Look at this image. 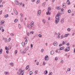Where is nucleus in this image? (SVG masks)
I'll use <instances>...</instances> for the list:
<instances>
[{
    "mask_svg": "<svg viewBox=\"0 0 75 75\" xmlns=\"http://www.w3.org/2000/svg\"><path fill=\"white\" fill-rule=\"evenodd\" d=\"M60 16V14L59 13L57 14V16H56V19L55 20V24H58L59 21V18Z\"/></svg>",
    "mask_w": 75,
    "mask_h": 75,
    "instance_id": "f257e3e1",
    "label": "nucleus"
},
{
    "mask_svg": "<svg viewBox=\"0 0 75 75\" xmlns=\"http://www.w3.org/2000/svg\"><path fill=\"white\" fill-rule=\"evenodd\" d=\"M24 70H22L21 69H19L18 71L17 72V74H19V75H24Z\"/></svg>",
    "mask_w": 75,
    "mask_h": 75,
    "instance_id": "f03ea898",
    "label": "nucleus"
},
{
    "mask_svg": "<svg viewBox=\"0 0 75 75\" xmlns=\"http://www.w3.org/2000/svg\"><path fill=\"white\" fill-rule=\"evenodd\" d=\"M27 41H28V40H27V39H26L25 41V43L24 42H22V45H23V47H24L25 44H27Z\"/></svg>",
    "mask_w": 75,
    "mask_h": 75,
    "instance_id": "7ed1b4c3",
    "label": "nucleus"
},
{
    "mask_svg": "<svg viewBox=\"0 0 75 75\" xmlns=\"http://www.w3.org/2000/svg\"><path fill=\"white\" fill-rule=\"evenodd\" d=\"M69 50H70V47L69 46L66 47V49L64 50V51H65L66 52H67L69 51Z\"/></svg>",
    "mask_w": 75,
    "mask_h": 75,
    "instance_id": "20e7f679",
    "label": "nucleus"
},
{
    "mask_svg": "<svg viewBox=\"0 0 75 75\" xmlns=\"http://www.w3.org/2000/svg\"><path fill=\"white\" fill-rule=\"evenodd\" d=\"M14 13L16 14V15H17L18 14V12H17V10H16V9L14 8L13 9Z\"/></svg>",
    "mask_w": 75,
    "mask_h": 75,
    "instance_id": "39448f33",
    "label": "nucleus"
},
{
    "mask_svg": "<svg viewBox=\"0 0 75 75\" xmlns=\"http://www.w3.org/2000/svg\"><path fill=\"white\" fill-rule=\"evenodd\" d=\"M34 24V22L33 21H32L30 24V26H31V27H33Z\"/></svg>",
    "mask_w": 75,
    "mask_h": 75,
    "instance_id": "423d86ee",
    "label": "nucleus"
},
{
    "mask_svg": "<svg viewBox=\"0 0 75 75\" xmlns=\"http://www.w3.org/2000/svg\"><path fill=\"white\" fill-rule=\"evenodd\" d=\"M45 61H48V56L47 55L45 57Z\"/></svg>",
    "mask_w": 75,
    "mask_h": 75,
    "instance_id": "0eeeda50",
    "label": "nucleus"
},
{
    "mask_svg": "<svg viewBox=\"0 0 75 75\" xmlns=\"http://www.w3.org/2000/svg\"><path fill=\"white\" fill-rule=\"evenodd\" d=\"M50 54L51 55H53L54 54V50H51V52H50Z\"/></svg>",
    "mask_w": 75,
    "mask_h": 75,
    "instance_id": "6e6552de",
    "label": "nucleus"
},
{
    "mask_svg": "<svg viewBox=\"0 0 75 75\" xmlns=\"http://www.w3.org/2000/svg\"><path fill=\"white\" fill-rule=\"evenodd\" d=\"M15 3L16 4V5H18V4H19V2L17 1V0H15Z\"/></svg>",
    "mask_w": 75,
    "mask_h": 75,
    "instance_id": "1a4fd4ad",
    "label": "nucleus"
},
{
    "mask_svg": "<svg viewBox=\"0 0 75 75\" xmlns=\"http://www.w3.org/2000/svg\"><path fill=\"white\" fill-rule=\"evenodd\" d=\"M41 10H39L38 12V15L39 16H40V14H41Z\"/></svg>",
    "mask_w": 75,
    "mask_h": 75,
    "instance_id": "9d476101",
    "label": "nucleus"
},
{
    "mask_svg": "<svg viewBox=\"0 0 75 75\" xmlns=\"http://www.w3.org/2000/svg\"><path fill=\"white\" fill-rule=\"evenodd\" d=\"M62 5L63 8H65V7H66V4L65 3H63Z\"/></svg>",
    "mask_w": 75,
    "mask_h": 75,
    "instance_id": "9b49d317",
    "label": "nucleus"
},
{
    "mask_svg": "<svg viewBox=\"0 0 75 75\" xmlns=\"http://www.w3.org/2000/svg\"><path fill=\"white\" fill-rule=\"evenodd\" d=\"M53 44L54 46H57L58 45V43H57V42H55L53 43Z\"/></svg>",
    "mask_w": 75,
    "mask_h": 75,
    "instance_id": "f8f14e48",
    "label": "nucleus"
},
{
    "mask_svg": "<svg viewBox=\"0 0 75 75\" xmlns=\"http://www.w3.org/2000/svg\"><path fill=\"white\" fill-rule=\"evenodd\" d=\"M8 17V14H7L4 15V17L5 18H7V17Z\"/></svg>",
    "mask_w": 75,
    "mask_h": 75,
    "instance_id": "ddd939ff",
    "label": "nucleus"
},
{
    "mask_svg": "<svg viewBox=\"0 0 75 75\" xmlns=\"http://www.w3.org/2000/svg\"><path fill=\"white\" fill-rule=\"evenodd\" d=\"M67 4H70V2L69 1V0H67Z\"/></svg>",
    "mask_w": 75,
    "mask_h": 75,
    "instance_id": "4468645a",
    "label": "nucleus"
},
{
    "mask_svg": "<svg viewBox=\"0 0 75 75\" xmlns=\"http://www.w3.org/2000/svg\"><path fill=\"white\" fill-rule=\"evenodd\" d=\"M29 68V65H27L26 67V70H27V69H28Z\"/></svg>",
    "mask_w": 75,
    "mask_h": 75,
    "instance_id": "2eb2a0df",
    "label": "nucleus"
},
{
    "mask_svg": "<svg viewBox=\"0 0 75 75\" xmlns=\"http://www.w3.org/2000/svg\"><path fill=\"white\" fill-rule=\"evenodd\" d=\"M64 19H62L61 20V23H64Z\"/></svg>",
    "mask_w": 75,
    "mask_h": 75,
    "instance_id": "dca6fc26",
    "label": "nucleus"
},
{
    "mask_svg": "<svg viewBox=\"0 0 75 75\" xmlns=\"http://www.w3.org/2000/svg\"><path fill=\"white\" fill-rule=\"evenodd\" d=\"M47 74H48V71H47V70H45V75H47Z\"/></svg>",
    "mask_w": 75,
    "mask_h": 75,
    "instance_id": "f3484780",
    "label": "nucleus"
},
{
    "mask_svg": "<svg viewBox=\"0 0 75 75\" xmlns=\"http://www.w3.org/2000/svg\"><path fill=\"white\" fill-rule=\"evenodd\" d=\"M50 11H48L46 13V14L47 15H50Z\"/></svg>",
    "mask_w": 75,
    "mask_h": 75,
    "instance_id": "a211bd4d",
    "label": "nucleus"
},
{
    "mask_svg": "<svg viewBox=\"0 0 75 75\" xmlns=\"http://www.w3.org/2000/svg\"><path fill=\"white\" fill-rule=\"evenodd\" d=\"M29 48V47L28 46H27L26 47V48L25 49V50L26 51H27L28 50V49Z\"/></svg>",
    "mask_w": 75,
    "mask_h": 75,
    "instance_id": "6ab92c4d",
    "label": "nucleus"
},
{
    "mask_svg": "<svg viewBox=\"0 0 75 75\" xmlns=\"http://www.w3.org/2000/svg\"><path fill=\"white\" fill-rule=\"evenodd\" d=\"M2 52H3V49H1L0 50V54L2 53Z\"/></svg>",
    "mask_w": 75,
    "mask_h": 75,
    "instance_id": "aec40b11",
    "label": "nucleus"
},
{
    "mask_svg": "<svg viewBox=\"0 0 75 75\" xmlns=\"http://www.w3.org/2000/svg\"><path fill=\"white\" fill-rule=\"evenodd\" d=\"M4 23V21H1V24H3Z\"/></svg>",
    "mask_w": 75,
    "mask_h": 75,
    "instance_id": "412c9836",
    "label": "nucleus"
},
{
    "mask_svg": "<svg viewBox=\"0 0 75 75\" xmlns=\"http://www.w3.org/2000/svg\"><path fill=\"white\" fill-rule=\"evenodd\" d=\"M4 41L6 42H8V41L7 40V38H5L4 39Z\"/></svg>",
    "mask_w": 75,
    "mask_h": 75,
    "instance_id": "4be33fe9",
    "label": "nucleus"
},
{
    "mask_svg": "<svg viewBox=\"0 0 75 75\" xmlns=\"http://www.w3.org/2000/svg\"><path fill=\"white\" fill-rule=\"evenodd\" d=\"M17 21H18L17 19H15L14 20L15 23H17Z\"/></svg>",
    "mask_w": 75,
    "mask_h": 75,
    "instance_id": "5701e85b",
    "label": "nucleus"
},
{
    "mask_svg": "<svg viewBox=\"0 0 75 75\" xmlns=\"http://www.w3.org/2000/svg\"><path fill=\"white\" fill-rule=\"evenodd\" d=\"M37 72H38V70H35V73L36 74H37Z\"/></svg>",
    "mask_w": 75,
    "mask_h": 75,
    "instance_id": "b1692460",
    "label": "nucleus"
},
{
    "mask_svg": "<svg viewBox=\"0 0 75 75\" xmlns=\"http://www.w3.org/2000/svg\"><path fill=\"white\" fill-rule=\"evenodd\" d=\"M2 29H3V26H0V30H2Z\"/></svg>",
    "mask_w": 75,
    "mask_h": 75,
    "instance_id": "393cba45",
    "label": "nucleus"
},
{
    "mask_svg": "<svg viewBox=\"0 0 75 75\" xmlns=\"http://www.w3.org/2000/svg\"><path fill=\"white\" fill-rule=\"evenodd\" d=\"M58 57H55V61H57V60H58Z\"/></svg>",
    "mask_w": 75,
    "mask_h": 75,
    "instance_id": "a878e982",
    "label": "nucleus"
},
{
    "mask_svg": "<svg viewBox=\"0 0 75 75\" xmlns=\"http://www.w3.org/2000/svg\"><path fill=\"white\" fill-rule=\"evenodd\" d=\"M45 21H46L45 20V19L43 20V22L44 23V24H45Z\"/></svg>",
    "mask_w": 75,
    "mask_h": 75,
    "instance_id": "bb28decb",
    "label": "nucleus"
},
{
    "mask_svg": "<svg viewBox=\"0 0 75 75\" xmlns=\"http://www.w3.org/2000/svg\"><path fill=\"white\" fill-rule=\"evenodd\" d=\"M10 65L11 66H13V62H11L10 64Z\"/></svg>",
    "mask_w": 75,
    "mask_h": 75,
    "instance_id": "cd10ccee",
    "label": "nucleus"
},
{
    "mask_svg": "<svg viewBox=\"0 0 75 75\" xmlns=\"http://www.w3.org/2000/svg\"><path fill=\"white\" fill-rule=\"evenodd\" d=\"M38 36L40 38L42 37V35H41L40 34H39Z\"/></svg>",
    "mask_w": 75,
    "mask_h": 75,
    "instance_id": "c85d7f7f",
    "label": "nucleus"
},
{
    "mask_svg": "<svg viewBox=\"0 0 75 75\" xmlns=\"http://www.w3.org/2000/svg\"><path fill=\"white\" fill-rule=\"evenodd\" d=\"M40 3V0H37V4H38Z\"/></svg>",
    "mask_w": 75,
    "mask_h": 75,
    "instance_id": "c756f323",
    "label": "nucleus"
},
{
    "mask_svg": "<svg viewBox=\"0 0 75 75\" xmlns=\"http://www.w3.org/2000/svg\"><path fill=\"white\" fill-rule=\"evenodd\" d=\"M67 30L68 31H71V29L70 28H69L67 29Z\"/></svg>",
    "mask_w": 75,
    "mask_h": 75,
    "instance_id": "7c9ffc66",
    "label": "nucleus"
},
{
    "mask_svg": "<svg viewBox=\"0 0 75 75\" xmlns=\"http://www.w3.org/2000/svg\"><path fill=\"white\" fill-rule=\"evenodd\" d=\"M26 51L27 50L25 49L24 50V51L23 52V53H24V54H25V53Z\"/></svg>",
    "mask_w": 75,
    "mask_h": 75,
    "instance_id": "2f4dec72",
    "label": "nucleus"
},
{
    "mask_svg": "<svg viewBox=\"0 0 75 75\" xmlns=\"http://www.w3.org/2000/svg\"><path fill=\"white\" fill-rule=\"evenodd\" d=\"M52 75V72H50L48 75Z\"/></svg>",
    "mask_w": 75,
    "mask_h": 75,
    "instance_id": "473e14b6",
    "label": "nucleus"
},
{
    "mask_svg": "<svg viewBox=\"0 0 75 75\" xmlns=\"http://www.w3.org/2000/svg\"><path fill=\"white\" fill-rule=\"evenodd\" d=\"M10 35L12 36H14V34H13V33H11Z\"/></svg>",
    "mask_w": 75,
    "mask_h": 75,
    "instance_id": "72a5a7b5",
    "label": "nucleus"
},
{
    "mask_svg": "<svg viewBox=\"0 0 75 75\" xmlns=\"http://www.w3.org/2000/svg\"><path fill=\"white\" fill-rule=\"evenodd\" d=\"M71 10L70 9H69V10H68V13H71Z\"/></svg>",
    "mask_w": 75,
    "mask_h": 75,
    "instance_id": "f704fd0d",
    "label": "nucleus"
},
{
    "mask_svg": "<svg viewBox=\"0 0 75 75\" xmlns=\"http://www.w3.org/2000/svg\"><path fill=\"white\" fill-rule=\"evenodd\" d=\"M63 48H63V47H62L60 48V49H59V50H63Z\"/></svg>",
    "mask_w": 75,
    "mask_h": 75,
    "instance_id": "c9c22d12",
    "label": "nucleus"
},
{
    "mask_svg": "<svg viewBox=\"0 0 75 75\" xmlns=\"http://www.w3.org/2000/svg\"><path fill=\"white\" fill-rule=\"evenodd\" d=\"M63 38H64V36L63 35H62L61 37V39H63Z\"/></svg>",
    "mask_w": 75,
    "mask_h": 75,
    "instance_id": "e433bc0d",
    "label": "nucleus"
},
{
    "mask_svg": "<svg viewBox=\"0 0 75 75\" xmlns=\"http://www.w3.org/2000/svg\"><path fill=\"white\" fill-rule=\"evenodd\" d=\"M20 20H21V22H23V19H22V18H21Z\"/></svg>",
    "mask_w": 75,
    "mask_h": 75,
    "instance_id": "4c0bfd02",
    "label": "nucleus"
},
{
    "mask_svg": "<svg viewBox=\"0 0 75 75\" xmlns=\"http://www.w3.org/2000/svg\"><path fill=\"white\" fill-rule=\"evenodd\" d=\"M57 10H60L61 9V8L60 7H57Z\"/></svg>",
    "mask_w": 75,
    "mask_h": 75,
    "instance_id": "58836bf2",
    "label": "nucleus"
},
{
    "mask_svg": "<svg viewBox=\"0 0 75 75\" xmlns=\"http://www.w3.org/2000/svg\"><path fill=\"white\" fill-rule=\"evenodd\" d=\"M62 44L63 45H65V42L63 41L62 42Z\"/></svg>",
    "mask_w": 75,
    "mask_h": 75,
    "instance_id": "ea45409f",
    "label": "nucleus"
},
{
    "mask_svg": "<svg viewBox=\"0 0 75 75\" xmlns=\"http://www.w3.org/2000/svg\"><path fill=\"white\" fill-rule=\"evenodd\" d=\"M21 16L22 17H23V15L22 13H21Z\"/></svg>",
    "mask_w": 75,
    "mask_h": 75,
    "instance_id": "a19ab883",
    "label": "nucleus"
},
{
    "mask_svg": "<svg viewBox=\"0 0 75 75\" xmlns=\"http://www.w3.org/2000/svg\"><path fill=\"white\" fill-rule=\"evenodd\" d=\"M5 58L6 59H7V58H8V56H7V55H5Z\"/></svg>",
    "mask_w": 75,
    "mask_h": 75,
    "instance_id": "79ce46f5",
    "label": "nucleus"
},
{
    "mask_svg": "<svg viewBox=\"0 0 75 75\" xmlns=\"http://www.w3.org/2000/svg\"><path fill=\"white\" fill-rule=\"evenodd\" d=\"M51 10V8H48V11H49V10Z\"/></svg>",
    "mask_w": 75,
    "mask_h": 75,
    "instance_id": "37998d69",
    "label": "nucleus"
},
{
    "mask_svg": "<svg viewBox=\"0 0 75 75\" xmlns=\"http://www.w3.org/2000/svg\"><path fill=\"white\" fill-rule=\"evenodd\" d=\"M27 35L28 36H30V33L29 32H28L27 33Z\"/></svg>",
    "mask_w": 75,
    "mask_h": 75,
    "instance_id": "c03bdc74",
    "label": "nucleus"
},
{
    "mask_svg": "<svg viewBox=\"0 0 75 75\" xmlns=\"http://www.w3.org/2000/svg\"><path fill=\"white\" fill-rule=\"evenodd\" d=\"M68 37V35L66 34L64 35V37Z\"/></svg>",
    "mask_w": 75,
    "mask_h": 75,
    "instance_id": "a18cd8bd",
    "label": "nucleus"
},
{
    "mask_svg": "<svg viewBox=\"0 0 75 75\" xmlns=\"http://www.w3.org/2000/svg\"><path fill=\"white\" fill-rule=\"evenodd\" d=\"M44 49H42L41 50V52H44Z\"/></svg>",
    "mask_w": 75,
    "mask_h": 75,
    "instance_id": "49530a36",
    "label": "nucleus"
},
{
    "mask_svg": "<svg viewBox=\"0 0 75 75\" xmlns=\"http://www.w3.org/2000/svg\"><path fill=\"white\" fill-rule=\"evenodd\" d=\"M67 71H71V69L68 68L67 69Z\"/></svg>",
    "mask_w": 75,
    "mask_h": 75,
    "instance_id": "de8ad7c7",
    "label": "nucleus"
},
{
    "mask_svg": "<svg viewBox=\"0 0 75 75\" xmlns=\"http://www.w3.org/2000/svg\"><path fill=\"white\" fill-rule=\"evenodd\" d=\"M33 74V72L31 71L30 72V75H31L32 74Z\"/></svg>",
    "mask_w": 75,
    "mask_h": 75,
    "instance_id": "09e8293b",
    "label": "nucleus"
},
{
    "mask_svg": "<svg viewBox=\"0 0 75 75\" xmlns=\"http://www.w3.org/2000/svg\"><path fill=\"white\" fill-rule=\"evenodd\" d=\"M34 34V31H32L31 32H30V34Z\"/></svg>",
    "mask_w": 75,
    "mask_h": 75,
    "instance_id": "8fccbe9b",
    "label": "nucleus"
},
{
    "mask_svg": "<svg viewBox=\"0 0 75 75\" xmlns=\"http://www.w3.org/2000/svg\"><path fill=\"white\" fill-rule=\"evenodd\" d=\"M18 27H19V28H21V25H20V24H18Z\"/></svg>",
    "mask_w": 75,
    "mask_h": 75,
    "instance_id": "3c124183",
    "label": "nucleus"
},
{
    "mask_svg": "<svg viewBox=\"0 0 75 75\" xmlns=\"http://www.w3.org/2000/svg\"><path fill=\"white\" fill-rule=\"evenodd\" d=\"M2 10L1 11H0V15H1L2 14Z\"/></svg>",
    "mask_w": 75,
    "mask_h": 75,
    "instance_id": "603ef678",
    "label": "nucleus"
},
{
    "mask_svg": "<svg viewBox=\"0 0 75 75\" xmlns=\"http://www.w3.org/2000/svg\"><path fill=\"white\" fill-rule=\"evenodd\" d=\"M15 53L16 54H17V50H16L15 51Z\"/></svg>",
    "mask_w": 75,
    "mask_h": 75,
    "instance_id": "864d4df0",
    "label": "nucleus"
},
{
    "mask_svg": "<svg viewBox=\"0 0 75 75\" xmlns=\"http://www.w3.org/2000/svg\"><path fill=\"white\" fill-rule=\"evenodd\" d=\"M11 40V38H9L8 39V41H10V40Z\"/></svg>",
    "mask_w": 75,
    "mask_h": 75,
    "instance_id": "5fc2aeb1",
    "label": "nucleus"
},
{
    "mask_svg": "<svg viewBox=\"0 0 75 75\" xmlns=\"http://www.w3.org/2000/svg\"><path fill=\"white\" fill-rule=\"evenodd\" d=\"M59 51L58 50H56V52H57V53H59Z\"/></svg>",
    "mask_w": 75,
    "mask_h": 75,
    "instance_id": "6e6d98bb",
    "label": "nucleus"
},
{
    "mask_svg": "<svg viewBox=\"0 0 75 75\" xmlns=\"http://www.w3.org/2000/svg\"><path fill=\"white\" fill-rule=\"evenodd\" d=\"M67 46H69V43H68L67 44Z\"/></svg>",
    "mask_w": 75,
    "mask_h": 75,
    "instance_id": "4d7b16f0",
    "label": "nucleus"
},
{
    "mask_svg": "<svg viewBox=\"0 0 75 75\" xmlns=\"http://www.w3.org/2000/svg\"><path fill=\"white\" fill-rule=\"evenodd\" d=\"M61 11H64V8H62L61 9Z\"/></svg>",
    "mask_w": 75,
    "mask_h": 75,
    "instance_id": "13d9d810",
    "label": "nucleus"
},
{
    "mask_svg": "<svg viewBox=\"0 0 75 75\" xmlns=\"http://www.w3.org/2000/svg\"><path fill=\"white\" fill-rule=\"evenodd\" d=\"M37 65H39V62H37Z\"/></svg>",
    "mask_w": 75,
    "mask_h": 75,
    "instance_id": "bf43d9fd",
    "label": "nucleus"
},
{
    "mask_svg": "<svg viewBox=\"0 0 75 75\" xmlns=\"http://www.w3.org/2000/svg\"><path fill=\"white\" fill-rule=\"evenodd\" d=\"M30 47H31V48H33V45H32V44H31Z\"/></svg>",
    "mask_w": 75,
    "mask_h": 75,
    "instance_id": "052dcab7",
    "label": "nucleus"
},
{
    "mask_svg": "<svg viewBox=\"0 0 75 75\" xmlns=\"http://www.w3.org/2000/svg\"><path fill=\"white\" fill-rule=\"evenodd\" d=\"M62 45V44H60V45H59V47H61Z\"/></svg>",
    "mask_w": 75,
    "mask_h": 75,
    "instance_id": "680f3d73",
    "label": "nucleus"
},
{
    "mask_svg": "<svg viewBox=\"0 0 75 75\" xmlns=\"http://www.w3.org/2000/svg\"><path fill=\"white\" fill-rule=\"evenodd\" d=\"M5 49L6 50H7V47L6 46L5 47Z\"/></svg>",
    "mask_w": 75,
    "mask_h": 75,
    "instance_id": "e2e57ef3",
    "label": "nucleus"
},
{
    "mask_svg": "<svg viewBox=\"0 0 75 75\" xmlns=\"http://www.w3.org/2000/svg\"><path fill=\"white\" fill-rule=\"evenodd\" d=\"M3 6V5H0V7H2Z\"/></svg>",
    "mask_w": 75,
    "mask_h": 75,
    "instance_id": "0e129e2a",
    "label": "nucleus"
},
{
    "mask_svg": "<svg viewBox=\"0 0 75 75\" xmlns=\"http://www.w3.org/2000/svg\"><path fill=\"white\" fill-rule=\"evenodd\" d=\"M5 75H7V72L6 71L5 72Z\"/></svg>",
    "mask_w": 75,
    "mask_h": 75,
    "instance_id": "69168bd1",
    "label": "nucleus"
},
{
    "mask_svg": "<svg viewBox=\"0 0 75 75\" xmlns=\"http://www.w3.org/2000/svg\"><path fill=\"white\" fill-rule=\"evenodd\" d=\"M57 38H58L59 39V38H60V37L59 36V35H58V36H57Z\"/></svg>",
    "mask_w": 75,
    "mask_h": 75,
    "instance_id": "338daca9",
    "label": "nucleus"
},
{
    "mask_svg": "<svg viewBox=\"0 0 75 75\" xmlns=\"http://www.w3.org/2000/svg\"><path fill=\"white\" fill-rule=\"evenodd\" d=\"M74 53H75V48L74 49Z\"/></svg>",
    "mask_w": 75,
    "mask_h": 75,
    "instance_id": "774afa93",
    "label": "nucleus"
}]
</instances>
